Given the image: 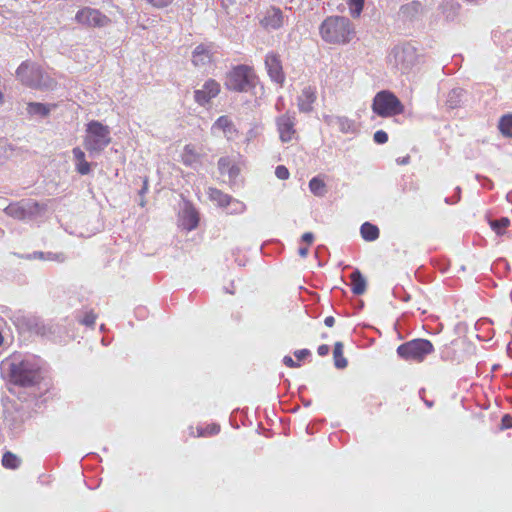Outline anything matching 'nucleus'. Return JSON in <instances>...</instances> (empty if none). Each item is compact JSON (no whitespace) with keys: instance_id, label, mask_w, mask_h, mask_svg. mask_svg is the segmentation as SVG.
Instances as JSON below:
<instances>
[{"instance_id":"f257e3e1","label":"nucleus","mask_w":512,"mask_h":512,"mask_svg":"<svg viewBox=\"0 0 512 512\" xmlns=\"http://www.w3.org/2000/svg\"><path fill=\"white\" fill-rule=\"evenodd\" d=\"M319 30L322 39L331 44L348 43L354 34L351 21L344 16L327 17L320 25Z\"/></svg>"},{"instance_id":"f03ea898","label":"nucleus","mask_w":512,"mask_h":512,"mask_svg":"<svg viewBox=\"0 0 512 512\" xmlns=\"http://www.w3.org/2000/svg\"><path fill=\"white\" fill-rule=\"evenodd\" d=\"M9 381L15 385L29 387L40 382V368L29 360H12L5 364Z\"/></svg>"},{"instance_id":"7ed1b4c3","label":"nucleus","mask_w":512,"mask_h":512,"mask_svg":"<svg viewBox=\"0 0 512 512\" xmlns=\"http://www.w3.org/2000/svg\"><path fill=\"white\" fill-rule=\"evenodd\" d=\"M110 142L111 136L108 126L95 120L87 124L84 147L91 155L100 154Z\"/></svg>"},{"instance_id":"20e7f679","label":"nucleus","mask_w":512,"mask_h":512,"mask_svg":"<svg viewBox=\"0 0 512 512\" xmlns=\"http://www.w3.org/2000/svg\"><path fill=\"white\" fill-rule=\"evenodd\" d=\"M16 76L22 84L35 89H52L55 85L54 80L36 64L23 62L16 70Z\"/></svg>"},{"instance_id":"39448f33","label":"nucleus","mask_w":512,"mask_h":512,"mask_svg":"<svg viewBox=\"0 0 512 512\" xmlns=\"http://www.w3.org/2000/svg\"><path fill=\"white\" fill-rule=\"evenodd\" d=\"M224 85L231 91L248 92L256 85V75L251 67L238 65L226 74Z\"/></svg>"},{"instance_id":"423d86ee","label":"nucleus","mask_w":512,"mask_h":512,"mask_svg":"<svg viewBox=\"0 0 512 512\" xmlns=\"http://www.w3.org/2000/svg\"><path fill=\"white\" fill-rule=\"evenodd\" d=\"M417 60V50L410 43H401L394 46L388 56L390 65L401 74L411 71Z\"/></svg>"},{"instance_id":"0eeeda50","label":"nucleus","mask_w":512,"mask_h":512,"mask_svg":"<svg viewBox=\"0 0 512 512\" xmlns=\"http://www.w3.org/2000/svg\"><path fill=\"white\" fill-rule=\"evenodd\" d=\"M434 351L433 344L422 338L413 339L398 346L397 354L408 361L422 362Z\"/></svg>"},{"instance_id":"6e6552de","label":"nucleus","mask_w":512,"mask_h":512,"mask_svg":"<svg viewBox=\"0 0 512 512\" xmlns=\"http://www.w3.org/2000/svg\"><path fill=\"white\" fill-rule=\"evenodd\" d=\"M372 110L381 117H390L401 114L404 106L392 92L384 90L375 95Z\"/></svg>"},{"instance_id":"1a4fd4ad","label":"nucleus","mask_w":512,"mask_h":512,"mask_svg":"<svg viewBox=\"0 0 512 512\" xmlns=\"http://www.w3.org/2000/svg\"><path fill=\"white\" fill-rule=\"evenodd\" d=\"M75 20L89 27H104L110 22L107 16L90 7L79 10L75 16Z\"/></svg>"},{"instance_id":"9d476101","label":"nucleus","mask_w":512,"mask_h":512,"mask_svg":"<svg viewBox=\"0 0 512 512\" xmlns=\"http://www.w3.org/2000/svg\"><path fill=\"white\" fill-rule=\"evenodd\" d=\"M277 130L280 140L283 143L290 142L296 136V118L295 113H285L276 118Z\"/></svg>"},{"instance_id":"9b49d317","label":"nucleus","mask_w":512,"mask_h":512,"mask_svg":"<svg viewBox=\"0 0 512 512\" xmlns=\"http://www.w3.org/2000/svg\"><path fill=\"white\" fill-rule=\"evenodd\" d=\"M220 92V85L215 80H208L202 89L194 92V99L200 105L207 104L212 98L216 97Z\"/></svg>"},{"instance_id":"f8f14e48","label":"nucleus","mask_w":512,"mask_h":512,"mask_svg":"<svg viewBox=\"0 0 512 512\" xmlns=\"http://www.w3.org/2000/svg\"><path fill=\"white\" fill-rule=\"evenodd\" d=\"M265 66L272 81L282 84L285 76L279 57L276 54H268L265 58Z\"/></svg>"},{"instance_id":"ddd939ff","label":"nucleus","mask_w":512,"mask_h":512,"mask_svg":"<svg viewBox=\"0 0 512 512\" xmlns=\"http://www.w3.org/2000/svg\"><path fill=\"white\" fill-rule=\"evenodd\" d=\"M38 206L39 204L37 202L28 201L24 205H20L18 203L10 204L5 208L4 211L8 216L22 220L28 216H31L33 213V208H38Z\"/></svg>"},{"instance_id":"4468645a","label":"nucleus","mask_w":512,"mask_h":512,"mask_svg":"<svg viewBox=\"0 0 512 512\" xmlns=\"http://www.w3.org/2000/svg\"><path fill=\"white\" fill-rule=\"evenodd\" d=\"M213 53L210 46L200 44L192 53V63L198 68H206L212 62Z\"/></svg>"},{"instance_id":"2eb2a0df","label":"nucleus","mask_w":512,"mask_h":512,"mask_svg":"<svg viewBox=\"0 0 512 512\" xmlns=\"http://www.w3.org/2000/svg\"><path fill=\"white\" fill-rule=\"evenodd\" d=\"M261 24L266 29H279L284 24V16L279 8L271 7L266 11L264 18L261 20Z\"/></svg>"},{"instance_id":"dca6fc26","label":"nucleus","mask_w":512,"mask_h":512,"mask_svg":"<svg viewBox=\"0 0 512 512\" xmlns=\"http://www.w3.org/2000/svg\"><path fill=\"white\" fill-rule=\"evenodd\" d=\"M316 100V91L314 88L305 87L298 96V108L301 112L309 113L313 109V103Z\"/></svg>"},{"instance_id":"f3484780","label":"nucleus","mask_w":512,"mask_h":512,"mask_svg":"<svg viewBox=\"0 0 512 512\" xmlns=\"http://www.w3.org/2000/svg\"><path fill=\"white\" fill-rule=\"evenodd\" d=\"M422 13V4L419 1H412L400 7L399 16L405 21H412Z\"/></svg>"},{"instance_id":"a211bd4d","label":"nucleus","mask_w":512,"mask_h":512,"mask_svg":"<svg viewBox=\"0 0 512 512\" xmlns=\"http://www.w3.org/2000/svg\"><path fill=\"white\" fill-rule=\"evenodd\" d=\"M75 165H76V171L81 175H87L90 173V163H88L85 160V153L79 148L75 147L72 150Z\"/></svg>"},{"instance_id":"6ab92c4d","label":"nucleus","mask_w":512,"mask_h":512,"mask_svg":"<svg viewBox=\"0 0 512 512\" xmlns=\"http://www.w3.org/2000/svg\"><path fill=\"white\" fill-rule=\"evenodd\" d=\"M25 323L31 332H34L38 335L45 336L52 332L51 327H47L40 318L35 316L28 317Z\"/></svg>"},{"instance_id":"aec40b11","label":"nucleus","mask_w":512,"mask_h":512,"mask_svg":"<svg viewBox=\"0 0 512 512\" xmlns=\"http://www.w3.org/2000/svg\"><path fill=\"white\" fill-rule=\"evenodd\" d=\"M351 288L355 295H362L365 293L367 288V282L362 273L356 269L352 272L351 276Z\"/></svg>"},{"instance_id":"412c9836","label":"nucleus","mask_w":512,"mask_h":512,"mask_svg":"<svg viewBox=\"0 0 512 512\" xmlns=\"http://www.w3.org/2000/svg\"><path fill=\"white\" fill-rule=\"evenodd\" d=\"M182 161L186 166L196 167L200 163V154L194 146L186 145L182 153Z\"/></svg>"},{"instance_id":"4be33fe9","label":"nucleus","mask_w":512,"mask_h":512,"mask_svg":"<svg viewBox=\"0 0 512 512\" xmlns=\"http://www.w3.org/2000/svg\"><path fill=\"white\" fill-rule=\"evenodd\" d=\"M183 221L188 230L196 228L199 222L197 211L191 206L185 207L183 210Z\"/></svg>"},{"instance_id":"5701e85b","label":"nucleus","mask_w":512,"mask_h":512,"mask_svg":"<svg viewBox=\"0 0 512 512\" xmlns=\"http://www.w3.org/2000/svg\"><path fill=\"white\" fill-rule=\"evenodd\" d=\"M464 90L461 88L452 89L447 96L446 105L450 109H455L461 106L463 102Z\"/></svg>"},{"instance_id":"b1692460","label":"nucleus","mask_w":512,"mask_h":512,"mask_svg":"<svg viewBox=\"0 0 512 512\" xmlns=\"http://www.w3.org/2000/svg\"><path fill=\"white\" fill-rule=\"evenodd\" d=\"M51 111V106L38 102H31L27 106V113L30 116L46 117Z\"/></svg>"},{"instance_id":"393cba45","label":"nucleus","mask_w":512,"mask_h":512,"mask_svg":"<svg viewBox=\"0 0 512 512\" xmlns=\"http://www.w3.org/2000/svg\"><path fill=\"white\" fill-rule=\"evenodd\" d=\"M361 236L366 241H374L379 237V229L376 225L369 222L362 224L360 228Z\"/></svg>"},{"instance_id":"a878e982","label":"nucleus","mask_w":512,"mask_h":512,"mask_svg":"<svg viewBox=\"0 0 512 512\" xmlns=\"http://www.w3.org/2000/svg\"><path fill=\"white\" fill-rule=\"evenodd\" d=\"M334 365L338 369H344L348 365V361L343 357V344L342 342H336L333 350Z\"/></svg>"},{"instance_id":"bb28decb","label":"nucleus","mask_w":512,"mask_h":512,"mask_svg":"<svg viewBox=\"0 0 512 512\" xmlns=\"http://www.w3.org/2000/svg\"><path fill=\"white\" fill-rule=\"evenodd\" d=\"M212 129L223 131L226 135L235 132L232 121L227 116H220L212 126Z\"/></svg>"},{"instance_id":"cd10ccee","label":"nucleus","mask_w":512,"mask_h":512,"mask_svg":"<svg viewBox=\"0 0 512 512\" xmlns=\"http://www.w3.org/2000/svg\"><path fill=\"white\" fill-rule=\"evenodd\" d=\"M208 194L210 199L212 201L217 202L218 205L221 207L227 206L232 198L230 195L225 194L221 190L216 188H209Z\"/></svg>"},{"instance_id":"c85d7f7f","label":"nucleus","mask_w":512,"mask_h":512,"mask_svg":"<svg viewBox=\"0 0 512 512\" xmlns=\"http://www.w3.org/2000/svg\"><path fill=\"white\" fill-rule=\"evenodd\" d=\"M309 188H310V191L315 195V196H324L325 193H326V189H325V183L323 180H321L320 178L318 177H314L310 180L309 182Z\"/></svg>"},{"instance_id":"c756f323","label":"nucleus","mask_w":512,"mask_h":512,"mask_svg":"<svg viewBox=\"0 0 512 512\" xmlns=\"http://www.w3.org/2000/svg\"><path fill=\"white\" fill-rule=\"evenodd\" d=\"M491 229L497 235H503L505 233V229L509 226L510 220L507 217H502L497 220H491L489 222Z\"/></svg>"},{"instance_id":"7c9ffc66","label":"nucleus","mask_w":512,"mask_h":512,"mask_svg":"<svg viewBox=\"0 0 512 512\" xmlns=\"http://www.w3.org/2000/svg\"><path fill=\"white\" fill-rule=\"evenodd\" d=\"M498 127L504 136L512 137V115L501 117Z\"/></svg>"},{"instance_id":"2f4dec72","label":"nucleus","mask_w":512,"mask_h":512,"mask_svg":"<svg viewBox=\"0 0 512 512\" xmlns=\"http://www.w3.org/2000/svg\"><path fill=\"white\" fill-rule=\"evenodd\" d=\"M2 464L9 469H16L20 465V459L11 452H6L2 457Z\"/></svg>"},{"instance_id":"473e14b6","label":"nucleus","mask_w":512,"mask_h":512,"mask_svg":"<svg viewBox=\"0 0 512 512\" xmlns=\"http://www.w3.org/2000/svg\"><path fill=\"white\" fill-rule=\"evenodd\" d=\"M225 207L228 209V213L230 214H241L246 209V206L243 202L238 201L234 198H231L230 202Z\"/></svg>"},{"instance_id":"72a5a7b5","label":"nucleus","mask_w":512,"mask_h":512,"mask_svg":"<svg viewBox=\"0 0 512 512\" xmlns=\"http://www.w3.org/2000/svg\"><path fill=\"white\" fill-rule=\"evenodd\" d=\"M365 0H349V9L352 17L357 18L360 16Z\"/></svg>"},{"instance_id":"f704fd0d","label":"nucleus","mask_w":512,"mask_h":512,"mask_svg":"<svg viewBox=\"0 0 512 512\" xmlns=\"http://www.w3.org/2000/svg\"><path fill=\"white\" fill-rule=\"evenodd\" d=\"M36 255L39 256V258L41 259H46V260H54V261H58V262H63L66 258H65V255L63 253H47L46 257H44V253L43 252H38V253H35Z\"/></svg>"},{"instance_id":"c9c22d12","label":"nucleus","mask_w":512,"mask_h":512,"mask_svg":"<svg viewBox=\"0 0 512 512\" xmlns=\"http://www.w3.org/2000/svg\"><path fill=\"white\" fill-rule=\"evenodd\" d=\"M337 124L342 132H348L353 127V122L346 117H338Z\"/></svg>"},{"instance_id":"e433bc0d","label":"nucleus","mask_w":512,"mask_h":512,"mask_svg":"<svg viewBox=\"0 0 512 512\" xmlns=\"http://www.w3.org/2000/svg\"><path fill=\"white\" fill-rule=\"evenodd\" d=\"M275 175L277 176V178H279L281 180H286L289 178L290 174H289L288 169L285 166L279 165L276 167Z\"/></svg>"},{"instance_id":"4c0bfd02","label":"nucleus","mask_w":512,"mask_h":512,"mask_svg":"<svg viewBox=\"0 0 512 512\" xmlns=\"http://www.w3.org/2000/svg\"><path fill=\"white\" fill-rule=\"evenodd\" d=\"M231 160L228 157H222L218 161V168L220 173L224 174L227 172V169L231 165Z\"/></svg>"},{"instance_id":"58836bf2","label":"nucleus","mask_w":512,"mask_h":512,"mask_svg":"<svg viewBox=\"0 0 512 512\" xmlns=\"http://www.w3.org/2000/svg\"><path fill=\"white\" fill-rule=\"evenodd\" d=\"M95 320L96 315L92 311H90L85 314V316L81 320V323L88 327H92L95 324Z\"/></svg>"},{"instance_id":"ea45409f","label":"nucleus","mask_w":512,"mask_h":512,"mask_svg":"<svg viewBox=\"0 0 512 512\" xmlns=\"http://www.w3.org/2000/svg\"><path fill=\"white\" fill-rule=\"evenodd\" d=\"M374 141L378 144H384L388 141V135L385 131L379 130L374 133Z\"/></svg>"},{"instance_id":"a19ab883","label":"nucleus","mask_w":512,"mask_h":512,"mask_svg":"<svg viewBox=\"0 0 512 512\" xmlns=\"http://www.w3.org/2000/svg\"><path fill=\"white\" fill-rule=\"evenodd\" d=\"M173 0H146L147 3L151 4L156 8H164L172 3Z\"/></svg>"},{"instance_id":"79ce46f5","label":"nucleus","mask_w":512,"mask_h":512,"mask_svg":"<svg viewBox=\"0 0 512 512\" xmlns=\"http://www.w3.org/2000/svg\"><path fill=\"white\" fill-rule=\"evenodd\" d=\"M512 428V416L510 414H505L501 419L500 429H510Z\"/></svg>"},{"instance_id":"37998d69","label":"nucleus","mask_w":512,"mask_h":512,"mask_svg":"<svg viewBox=\"0 0 512 512\" xmlns=\"http://www.w3.org/2000/svg\"><path fill=\"white\" fill-rule=\"evenodd\" d=\"M240 170L237 166L231 164L227 169V173L229 174L230 179H234L238 176Z\"/></svg>"},{"instance_id":"c03bdc74","label":"nucleus","mask_w":512,"mask_h":512,"mask_svg":"<svg viewBox=\"0 0 512 512\" xmlns=\"http://www.w3.org/2000/svg\"><path fill=\"white\" fill-rule=\"evenodd\" d=\"M294 354L297 359L302 360L310 355V351L308 349H301L296 351Z\"/></svg>"},{"instance_id":"a18cd8bd","label":"nucleus","mask_w":512,"mask_h":512,"mask_svg":"<svg viewBox=\"0 0 512 512\" xmlns=\"http://www.w3.org/2000/svg\"><path fill=\"white\" fill-rule=\"evenodd\" d=\"M283 362L286 366L291 368L299 367V364L295 362L290 356H285Z\"/></svg>"},{"instance_id":"49530a36","label":"nucleus","mask_w":512,"mask_h":512,"mask_svg":"<svg viewBox=\"0 0 512 512\" xmlns=\"http://www.w3.org/2000/svg\"><path fill=\"white\" fill-rule=\"evenodd\" d=\"M302 241L310 245L314 241V234L306 232L302 235Z\"/></svg>"},{"instance_id":"de8ad7c7","label":"nucleus","mask_w":512,"mask_h":512,"mask_svg":"<svg viewBox=\"0 0 512 512\" xmlns=\"http://www.w3.org/2000/svg\"><path fill=\"white\" fill-rule=\"evenodd\" d=\"M329 350L330 348L328 345L322 344L318 347L317 352L320 356H326L329 353Z\"/></svg>"},{"instance_id":"09e8293b","label":"nucleus","mask_w":512,"mask_h":512,"mask_svg":"<svg viewBox=\"0 0 512 512\" xmlns=\"http://www.w3.org/2000/svg\"><path fill=\"white\" fill-rule=\"evenodd\" d=\"M396 162H397L398 165H407L410 162V156L407 155V156L402 157V158H397Z\"/></svg>"},{"instance_id":"8fccbe9b","label":"nucleus","mask_w":512,"mask_h":512,"mask_svg":"<svg viewBox=\"0 0 512 512\" xmlns=\"http://www.w3.org/2000/svg\"><path fill=\"white\" fill-rule=\"evenodd\" d=\"M457 192H456V198L455 200L453 201H450L449 198H446L445 199V202L448 203V204H454V203H457L459 200H460V192H461V189L459 187H457Z\"/></svg>"},{"instance_id":"3c124183","label":"nucleus","mask_w":512,"mask_h":512,"mask_svg":"<svg viewBox=\"0 0 512 512\" xmlns=\"http://www.w3.org/2000/svg\"><path fill=\"white\" fill-rule=\"evenodd\" d=\"M324 323L327 327H332L335 323V319L332 316H328L325 318Z\"/></svg>"},{"instance_id":"603ef678","label":"nucleus","mask_w":512,"mask_h":512,"mask_svg":"<svg viewBox=\"0 0 512 512\" xmlns=\"http://www.w3.org/2000/svg\"><path fill=\"white\" fill-rule=\"evenodd\" d=\"M147 190H148V180H147V178H145L143 181V187L139 192L140 196H143V194L146 193Z\"/></svg>"},{"instance_id":"864d4df0","label":"nucleus","mask_w":512,"mask_h":512,"mask_svg":"<svg viewBox=\"0 0 512 512\" xmlns=\"http://www.w3.org/2000/svg\"><path fill=\"white\" fill-rule=\"evenodd\" d=\"M298 253L301 257H306L308 255V248L307 247H300L298 249Z\"/></svg>"},{"instance_id":"5fc2aeb1","label":"nucleus","mask_w":512,"mask_h":512,"mask_svg":"<svg viewBox=\"0 0 512 512\" xmlns=\"http://www.w3.org/2000/svg\"><path fill=\"white\" fill-rule=\"evenodd\" d=\"M220 430V426L213 424L210 427L209 434H217Z\"/></svg>"},{"instance_id":"6e6d98bb","label":"nucleus","mask_w":512,"mask_h":512,"mask_svg":"<svg viewBox=\"0 0 512 512\" xmlns=\"http://www.w3.org/2000/svg\"><path fill=\"white\" fill-rule=\"evenodd\" d=\"M237 2V0H223V5H234Z\"/></svg>"},{"instance_id":"4d7b16f0","label":"nucleus","mask_w":512,"mask_h":512,"mask_svg":"<svg viewBox=\"0 0 512 512\" xmlns=\"http://www.w3.org/2000/svg\"><path fill=\"white\" fill-rule=\"evenodd\" d=\"M310 404H311V401H306V402H304V405H305V406H309Z\"/></svg>"},{"instance_id":"13d9d810","label":"nucleus","mask_w":512,"mask_h":512,"mask_svg":"<svg viewBox=\"0 0 512 512\" xmlns=\"http://www.w3.org/2000/svg\"><path fill=\"white\" fill-rule=\"evenodd\" d=\"M3 342V337H2V334L0 333V345L2 344Z\"/></svg>"},{"instance_id":"bf43d9fd","label":"nucleus","mask_w":512,"mask_h":512,"mask_svg":"<svg viewBox=\"0 0 512 512\" xmlns=\"http://www.w3.org/2000/svg\"><path fill=\"white\" fill-rule=\"evenodd\" d=\"M426 404H427V406H429V407H431V406H432V402L426 401Z\"/></svg>"},{"instance_id":"052dcab7","label":"nucleus","mask_w":512,"mask_h":512,"mask_svg":"<svg viewBox=\"0 0 512 512\" xmlns=\"http://www.w3.org/2000/svg\"><path fill=\"white\" fill-rule=\"evenodd\" d=\"M140 205H141V206H144V200H143V199H141V201H140Z\"/></svg>"},{"instance_id":"680f3d73","label":"nucleus","mask_w":512,"mask_h":512,"mask_svg":"<svg viewBox=\"0 0 512 512\" xmlns=\"http://www.w3.org/2000/svg\"><path fill=\"white\" fill-rule=\"evenodd\" d=\"M279 107H281V104H277V105H276V108H277V109H280Z\"/></svg>"},{"instance_id":"e2e57ef3","label":"nucleus","mask_w":512,"mask_h":512,"mask_svg":"<svg viewBox=\"0 0 512 512\" xmlns=\"http://www.w3.org/2000/svg\"><path fill=\"white\" fill-rule=\"evenodd\" d=\"M279 107H281V104H277V105H276V108H277V109H280Z\"/></svg>"}]
</instances>
